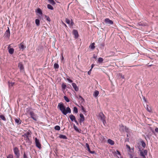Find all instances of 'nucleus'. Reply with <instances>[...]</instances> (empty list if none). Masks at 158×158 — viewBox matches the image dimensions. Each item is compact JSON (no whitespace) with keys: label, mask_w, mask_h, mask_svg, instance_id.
Wrapping results in <instances>:
<instances>
[{"label":"nucleus","mask_w":158,"mask_h":158,"mask_svg":"<svg viewBox=\"0 0 158 158\" xmlns=\"http://www.w3.org/2000/svg\"><path fill=\"white\" fill-rule=\"evenodd\" d=\"M58 107L59 108L62 113L64 115H66L68 113H71V110L70 108L68 107L66 109L65 107L64 106L62 103H59L58 105Z\"/></svg>","instance_id":"1"},{"label":"nucleus","mask_w":158,"mask_h":158,"mask_svg":"<svg viewBox=\"0 0 158 158\" xmlns=\"http://www.w3.org/2000/svg\"><path fill=\"white\" fill-rule=\"evenodd\" d=\"M31 135V132H27L24 134L23 136L24 138H26V140L27 142L30 143V142L29 137Z\"/></svg>","instance_id":"2"},{"label":"nucleus","mask_w":158,"mask_h":158,"mask_svg":"<svg viewBox=\"0 0 158 158\" xmlns=\"http://www.w3.org/2000/svg\"><path fill=\"white\" fill-rule=\"evenodd\" d=\"M30 114L31 118L34 120L35 121L37 120L38 116L36 114H35L33 111H31L30 112Z\"/></svg>","instance_id":"3"},{"label":"nucleus","mask_w":158,"mask_h":158,"mask_svg":"<svg viewBox=\"0 0 158 158\" xmlns=\"http://www.w3.org/2000/svg\"><path fill=\"white\" fill-rule=\"evenodd\" d=\"M14 152L16 157L18 158L20 156L19 151L17 147H15L14 149Z\"/></svg>","instance_id":"4"},{"label":"nucleus","mask_w":158,"mask_h":158,"mask_svg":"<svg viewBox=\"0 0 158 158\" xmlns=\"http://www.w3.org/2000/svg\"><path fill=\"white\" fill-rule=\"evenodd\" d=\"M147 154L148 151L147 150H144L143 152L142 150H140V155L143 157V158H146L145 156L147 155Z\"/></svg>","instance_id":"5"},{"label":"nucleus","mask_w":158,"mask_h":158,"mask_svg":"<svg viewBox=\"0 0 158 158\" xmlns=\"http://www.w3.org/2000/svg\"><path fill=\"white\" fill-rule=\"evenodd\" d=\"M35 142L36 146L40 149L41 148V145L39 139H37V138H35Z\"/></svg>","instance_id":"6"},{"label":"nucleus","mask_w":158,"mask_h":158,"mask_svg":"<svg viewBox=\"0 0 158 158\" xmlns=\"http://www.w3.org/2000/svg\"><path fill=\"white\" fill-rule=\"evenodd\" d=\"M10 32L9 27H8L7 30L6 31L4 35L5 37L7 38H9L10 36Z\"/></svg>","instance_id":"7"},{"label":"nucleus","mask_w":158,"mask_h":158,"mask_svg":"<svg viewBox=\"0 0 158 158\" xmlns=\"http://www.w3.org/2000/svg\"><path fill=\"white\" fill-rule=\"evenodd\" d=\"M104 22L106 23L109 25H112L113 23V21L108 18H106L105 19Z\"/></svg>","instance_id":"8"},{"label":"nucleus","mask_w":158,"mask_h":158,"mask_svg":"<svg viewBox=\"0 0 158 158\" xmlns=\"http://www.w3.org/2000/svg\"><path fill=\"white\" fill-rule=\"evenodd\" d=\"M80 117L81 118L79 120V122L80 123L83 122L85 121V117L82 114H80Z\"/></svg>","instance_id":"9"},{"label":"nucleus","mask_w":158,"mask_h":158,"mask_svg":"<svg viewBox=\"0 0 158 158\" xmlns=\"http://www.w3.org/2000/svg\"><path fill=\"white\" fill-rule=\"evenodd\" d=\"M85 146H86V147L87 148L88 151L89 152V153H90L91 154H93L95 153V152L94 151H90V149L89 148V145L88 143H86L85 144Z\"/></svg>","instance_id":"10"},{"label":"nucleus","mask_w":158,"mask_h":158,"mask_svg":"<svg viewBox=\"0 0 158 158\" xmlns=\"http://www.w3.org/2000/svg\"><path fill=\"white\" fill-rule=\"evenodd\" d=\"M15 123L16 124H17L18 125H19L21 124L22 121L19 118H15Z\"/></svg>","instance_id":"11"},{"label":"nucleus","mask_w":158,"mask_h":158,"mask_svg":"<svg viewBox=\"0 0 158 158\" xmlns=\"http://www.w3.org/2000/svg\"><path fill=\"white\" fill-rule=\"evenodd\" d=\"M73 34L74 35L75 38H77L78 37V32L76 30L74 29L73 31Z\"/></svg>","instance_id":"12"},{"label":"nucleus","mask_w":158,"mask_h":158,"mask_svg":"<svg viewBox=\"0 0 158 158\" xmlns=\"http://www.w3.org/2000/svg\"><path fill=\"white\" fill-rule=\"evenodd\" d=\"M72 85L73 87V88L74 89V90L76 91H77L79 90V88L77 86V85L76 83H72Z\"/></svg>","instance_id":"13"},{"label":"nucleus","mask_w":158,"mask_h":158,"mask_svg":"<svg viewBox=\"0 0 158 158\" xmlns=\"http://www.w3.org/2000/svg\"><path fill=\"white\" fill-rule=\"evenodd\" d=\"M19 47L20 49L22 50V51H23V50H24L26 48V46L24 45L23 43H21L19 45Z\"/></svg>","instance_id":"14"},{"label":"nucleus","mask_w":158,"mask_h":158,"mask_svg":"<svg viewBox=\"0 0 158 158\" xmlns=\"http://www.w3.org/2000/svg\"><path fill=\"white\" fill-rule=\"evenodd\" d=\"M108 57H110L111 56H114L115 55V53L114 52L112 51H110L108 53Z\"/></svg>","instance_id":"15"},{"label":"nucleus","mask_w":158,"mask_h":158,"mask_svg":"<svg viewBox=\"0 0 158 158\" xmlns=\"http://www.w3.org/2000/svg\"><path fill=\"white\" fill-rule=\"evenodd\" d=\"M19 68L20 71H24V67L23 64L21 63L19 64Z\"/></svg>","instance_id":"16"},{"label":"nucleus","mask_w":158,"mask_h":158,"mask_svg":"<svg viewBox=\"0 0 158 158\" xmlns=\"http://www.w3.org/2000/svg\"><path fill=\"white\" fill-rule=\"evenodd\" d=\"M69 118L73 122L76 120V118L74 116L73 114H71L69 116Z\"/></svg>","instance_id":"17"},{"label":"nucleus","mask_w":158,"mask_h":158,"mask_svg":"<svg viewBox=\"0 0 158 158\" xmlns=\"http://www.w3.org/2000/svg\"><path fill=\"white\" fill-rule=\"evenodd\" d=\"M107 142L109 144L111 145H113L114 144V142L113 140L110 139L107 140Z\"/></svg>","instance_id":"18"},{"label":"nucleus","mask_w":158,"mask_h":158,"mask_svg":"<svg viewBox=\"0 0 158 158\" xmlns=\"http://www.w3.org/2000/svg\"><path fill=\"white\" fill-rule=\"evenodd\" d=\"M99 94V92L97 90H96L94 92V93H93V96L94 97L96 98L98 96Z\"/></svg>","instance_id":"19"},{"label":"nucleus","mask_w":158,"mask_h":158,"mask_svg":"<svg viewBox=\"0 0 158 158\" xmlns=\"http://www.w3.org/2000/svg\"><path fill=\"white\" fill-rule=\"evenodd\" d=\"M95 44L94 43H92L89 46V48L92 50L94 49L95 48V47L94 46Z\"/></svg>","instance_id":"20"},{"label":"nucleus","mask_w":158,"mask_h":158,"mask_svg":"<svg viewBox=\"0 0 158 158\" xmlns=\"http://www.w3.org/2000/svg\"><path fill=\"white\" fill-rule=\"evenodd\" d=\"M59 137L60 138L62 139H67V138L66 136L62 135H60Z\"/></svg>","instance_id":"21"},{"label":"nucleus","mask_w":158,"mask_h":158,"mask_svg":"<svg viewBox=\"0 0 158 158\" xmlns=\"http://www.w3.org/2000/svg\"><path fill=\"white\" fill-rule=\"evenodd\" d=\"M14 49L13 48H10L8 50L9 53L11 54H13L14 52Z\"/></svg>","instance_id":"22"},{"label":"nucleus","mask_w":158,"mask_h":158,"mask_svg":"<svg viewBox=\"0 0 158 158\" xmlns=\"http://www.w3.org/2000/svg\"><path fill=\"white\" fill-rule=\"evenodd\" d=\"M78 98L80 100V101L81 102V103L83 102L84 101V99L82 97L79 95Z\"/></svg>","instance_id":"23"},{"label":"nucleus","mask_w":158,"mask_h":158,"mask_svg":"<svg viewBox=\"0 0 158 158\" xmlns=\"http://www.w3.org/2000/svg\"><path fill=\"white\" fill-rule=\"evenodd\" d=\"M49 3L52 5H54L56 3L54 0H48Z\"/></svg>","instance_id":"24"},{"label":"nucleus","mask_w":158,"mask_h":158,"mask_svg":"<svg viewBox=\"0 0 158 158\" xmlns=\"http://www.w3.org/2000/svg\"><path fill=\"white\" fill-rule=\"evenodd\" d=\"M0 118L3 121H6V118L5 116L2 114L0 115Z\"/></svg>","instance_id":"25"},{"label":"nucleus","mask_w":158,"mask_h":158,"mask_svg":"<svg viewBox=\"0 0 158 158\" xmlns=\"http://www.w3.org/2000/svg\"><path fill=\"white\" fill-rule=\"evenodd\" d=\"M36 12L39 13L40 15H42V12L40 8H38L36 11Z\"/></svg>","instance_id":"26"},{"label":"nucleus","mask_w":158,"mask_h":158,"mask_svg":"<svg viewBox=\"0 0 158 158\" xmlns=\"http://www.w3.org/2000/svg\"><path fill=\"white\" fill-rule=\"evenodd\" d=\"M35 24L37 26H39L40 24V21L39 19H36L35 20Z\"/></svg>","instance_id":"27"},{"label":"nucleus","mask_w":158,"mask_h":158,"mask_svg":"<svg viewBox=\"0 0 158 158\" xmlns=\"http://www.w3.org/2000/svg\"><path fill=\"white\" fill-rule=\"evenodd\" d=\"M47 8L48 9L51 10H53L54 9L52 5H51L50 4H48L47 5Z\"/></svg>","instance_id":"28"},{"label":"nucleus","mask_w":158,"mask_h":158,"mask_svg":"<svg viewBox=\"0 0 158 158\" xmlns=\"http://www.w3.org/2000/svg\"><path fill=\"white\" fill-rule=\"evenodd\" d=\"M73 112L76 114L78 113V110L77 107L75 106L73 107Z\"/></svg>","instance_id":"29"},{"label":"nucleus","mask_w":158,"mask_h":158,"mask_svg":"<svg viewBox=\"0 0 158 158\" xmlns=\"http://www.w3.org/2000/svg\"><path fill=\"white\" fill-rule=\"evenodd\" d=\"M146 110L149 112H151V109L149 106H148V105H146Z\"/></svg>","instance_id":"30"},{"label":"nucleus","mask_w":158,"mask_h":158,"mask_svg":"<svg viewBox=\"0 0 158 158\" xmlns=\"http://www.w3.org/2000/svg\"><path fill=\"white\" fill-rule=\"evenodd\" d=\"M54 68L55 69H58L59 68L58 64L57 63H55L54 65Z\"/></svg>","instance_id":"31"},{"label":"nucleus","mask_w":158,"mask_h":158,"mask_svg":"<svg viewBox=\"0 0 158 158\" xmlns=\"http://www.w3.org/2000/svg\"><path fill=\"white\" fill-rule=\"evenodd\" d=\"M122 127L123 128H125L124 131H126V132H128V131H129V129L127 127H124L123 126H121V128Z\"/></svg>","instance_id":"32"},{"label":"nucleus","mask_w":158,"mask_h":158,"mask_svg":"<svg viewBox=\"0 0 158 158\" xmlns=\"http://www.w3.org/2000/svg\"><path fill=\"white\" fill-rule=\"evenodd\" d=\"M141 143L143 148H145L146 147V144L145 143L143 140H142L141 141Z\"/></svg>","instance_id":"33"},{"label":"nucleus","mask_w":158,"mask_h":158,"mask_svg":"<svg viewBox=\"0 0 158 158\" xmlns=\"http://www.w3.org/2000/svg\"><path fill=\"white\" fill-rule=\"evenodd\" d=\"M61 87L63 90H64L65 89V88L67 87V86L65 84L63 83L61 85Z\"/></svg>","instance_id":"34"},{"label":"nucleus","mask_w":158,"mask_h":158,"mask_svg":"<svg viewBox=\"0 0 158 158\" xmlns=\"http://www.w3.org/2000/svg\"><path fill=\"white\" fill-rule=\"evenodd\" d=\"M54 128L57 131H59L60 130V127L59 126H56Z\"/></svg>","instance_id":"35"},{"label":"nucleus","mask_w":158,"mask_h":158,"mask_svg":"<svg viewBox=\"0 0 158 158\" xmlns=\"http://www.w3.org/2000/svg\"><path fill=\"white\" fill-rule=\"evenodd\" d=\"M103 60V59L101 57H100L98 58V61L99 63H102Z\"/></svg>","instance_id":"36"},{"label":"nucleus","mask_w":158,"mask_h":158,"mask_svg":"<svg viewBox=\"0 0 158 158\" xmlns=\"http://www.w3.org/2000/svg\"><path fill=\"white\" fill-rule=\"evenodd\" d=\"M73 127L75 130H76V131L78 132H79V130L74 124L73 125Z\"/></svg>","instance_id":"37"},{"label":"nucleus","mask_w":158,"mask_h":158,"mask_svg":"<svg viewBox=\"0 0 158 158\" xmlns=\"http://www.w3.org/2000/svg\"><path fill=\"white\" fill-rule=\"evenodd\" d=\"M64 100L66 101L67 102H69V99L66 96H64Z\"/></svg>","instance_id":"38"},{"label":"nucleus","mask_w":158,"mask_h":158,"mask_svg":"<svg viewBox=\"0 0 158 158\" xmlns=\"http://www.w3.org/2000/svg\"><path fill=\"white\" fill-rule=\"evenodd\" d=\"M65 20L67 24H69L70 22V21L68 19H67V18H66Z\"/></svg>","instance_id":"39"},{"label":"nucleus","mask_w":158,"mask_h":158,"mask_svg":"<svg viewBox=\"0 0 158 158\" xmlns=\"http://www.w3.org/2000/svg\"><path fill=\"white\" fill-rule=\"evenodd\" d=\"M81 109L82 110V112H83L86 113V111L85 110V108H84V107L82 106H81Z\"/></svg>","instance_id":"40"},{"label":"nucleus","mask_w":158,"mask_h":158,"mask_svg":"<svg viewBox=\"0 0 158 158\" xmlns=\"http://www.w3.org/2000/svg\"><path fill=\"white\" fill-rule=\"evenodd\" d=\"M7 158H14L13 156L11 154H9L7 156Z\"/></svg>","instance_id":"41"},{"label":"nucleus","mask_w":158,"mask_h":158,"mask_svg":"<svg viewBox=\"0 0 158 158\" xmlns=\"http://www.w3.org/2000/svg\"><path fill=\"white\" fill-rule=\"evenodd\" d=\"M45 17L46 18V20L47 21L49 22L51 21V19L49 17L47 16L46 15H45Z\"/></svg>","instance_id":"42"},{"label":"nucleus","mask_w":158,"mask_h":158,"mask_svg":"<svg viewBox=\"0 0 158 158\" xmlns=\"http://www.w3.org/2000/svg\"><path fill=\"white\" fill-rule=\"evenodd\" d=\"M23 158H28L27 155L26 154L25 152H24L23 154Z\"/></svg>","instance_id":"43"},{"label":"nucleus","mask_w":158,"mask_h":158,"mask_svg":"<svg viewBox=\"0 0 158 158\" xmlns=\"http://www.w3.org/2000/svg\"><path fill=\"white\" fill-rule=\"evenodd\" d=\"M67 80L70 83H72L73 82V81L71 80L69 78H67Z\"/></svg>","instance_id":"44"},{"label":"nucleus","mask_w":158,"mask_h":158,"mask_svg":"<svg viewBox=\"0 0 158 158\" xmlns=\"http://www.w3.org/2000/svg\"><path fill=\"white\" fill-rule=\"evenodd\" d=\"M126 146L129 149V151H130L131 148H130V146L127 144Z\"/></svg>","instance_id":"45"},{"label":"nucleus","mask_w":158,"mask_h":158,"mask_svg":"<svg viewBox=\"0 0 158 158\" xmlns=\"http://www.w3.org/2000/svg\"><path fill=\"white\" fill-rule=\"evenodd\" d=\"M91 70H92L91 69H90L89 70L88 72V75H90V74Z\"/></svg>","instance_id":"46"},{"label":"nucleus","mask_w":158,"mask_h":158,"mask_svg":"<svg viewBox=\"0 0 158 158\" xmlns=\"http://www.w3.org/2000/svg\"><path fill=\"white\" fill-rule=\"evenodd\" d=\"M116 152L117 153V154H118V155H121L120 152L118 151L117 150Z\"/></svg>","instance_id":"47"},{"label":"nucleus","mask_w":158,"mask_h":158,"mask_svg":"<svg viewBox=\"0 0 158 158\" xmlns=\"http://www.w3.org/2000/svg\"><path fill=\"white\" fill-rule=\"evenodd\" d=\"M97 56L95 55V54H94V55H93V58H94V59H96L97 58Z\"/></svg>","instance_id":"48"},{"label":"nucleus","mask_w":158,"mask_h":158,"mask_svg":"<svg viewBox=\"0 0 158 158\" xmlns=\"http://www.w3.org/2000/svg\"><path fill=\"white\" fill-rule=\"evenodd\" d=\"M137 147H138V148L139 149V152H140V150H141V148H140V146H137Z\"/></svg>","instance_id":"49"},{"label":"nucleus","mask_w":158,"mask_h":158,"mask_svg":"<svg viewBox=\"0 0 158 158\" xmlns=\"http://www.w3.org/2000/svg\"><path fill=\"white\" fill-rule=\"evenodd\" d=\"M155 131L157 132V133H158V128H156L155 129Z\"/></svg>","instance_id":"50"},{"label":"nucleus","mask_w":158,"mask_h":158,"mask_svg":"<svg viewBox=\"0 0 158 158\" xmlns=\"http://www.w3.org/2000/svg\"><path fill=\"white\" fill-rule=\"evenodd\" d=\"M14 84V82L11 83V85H10V84H9V86H12Z\"/></svg>","instance_id":"51"},{"label":"nucleus","mask_w":158,"mask_h":158,"mask_svg":"<svg viewBox=\"0 0 158 158\" xmlns=\"http://www.w3.org/2000/svg\"><path fill=\"white\" fill-rule=\"evenodd\" d=\"M121 126L120 127V130H122L123 131H124L125 128H122V127L121 128Z\"/></svg>","instance_id":"52"},{"label":"nucleus","mask_w":158,"mask_h":158,"mask_svg":"<svg viewBox=\"0 0 158 158\" xmlns=\"http://www.w3.org/2000/svg\"><path fill=\"white\" fill-rule=\"evenodd\" d=\"M73 24H74V23H73V20H72L71 23V24L72 25H73Z\"/></svg>","instance_id":"53"},{"label":"nucleus","mask_w":158,"mask_h":158,"mask_svg":"<svg viewBox=\"0 0 158 158\" xmlns=\"http://www.w3.org/2000/svg\"><path fill=\"white\" fill-rule=\"evenodd\" d=\"M94 66V64H92L91 65V69H92L93 68V67Z\"/></svg>","instance_id":"54"},{"label":"nucleus","mask_w":158,"mask_h":158,"mask_svg":"<svg viewBox=\"0 0 158 158\" xmlns=\"http://www.w3.org/2000/svg\"><path fill=\"white\" fill-rule=\"evenodd\" d=\"M74 122L77 124H78V122H77V121L76 120L75 121H74Z\"/></svg>","instance_id":"55"},{"label":"nucleus","mask_w":158,"mask_h":158,"mask_svg":"<svg viewBox=\"0 0 158 158\" xmlns=\"http://www.w3.org/2000/svg\"><path fill=\"white\" fill-rule=\"evenodd\" d=\"M130 158H133V156L131 154H130Z\"/></svg>","instance_id":"56"},{"label":"nucleus","mask_w":158,"mask_h":158,"mask_svg":"<svg viewBox=\"0 0 158 158\" xmlns=\"http://www.w3.org/2000/svg\"><path fill=\"white\" fill-rule=\"evenodd\" d=\"M121 77L122 78H124V76H121Z\"/></svg>","instance_id":"57"},{"label":"nucleus","mask_w":158,"mask_h":158,"mask_svg":"<svg viewBox=\"0 0 158 158\" xmlns=\"http://www.w3.org/2000/svg\"><path fill=\"white\" fill-rule=\"evenodd\" d=\"M63 24L64 25V26H65V27H67V26H66V25L65 23H63Z\"/></svg>","instance_id":"58"},{"label":"nucleus","mask_w":158,"mask_h":158,"mask_svg":"<svg viewBox=\"0 0 158 158\" xmlns=\"http://www.w3.org/2000/svg\"><path fill=\"white\" fill-rule=\"evenodd\" d=\"M152 66V64L148 65V66H150V67L151 66Z\"/></svg>","instance_id":"59"},{"label":"nucleus","mask_w":158,"mask_h":158,"mask_svg":"<svg viewBox=\"0 0 158 158\" xmlns=\"http://www.w3.org/2000/svg\"><path fill=\"white\" fill-rule=\"evenodd\" d=\"M143 98L144 99V100L145 101V98Z\"/></svg>","instance_id":"60"},{"label":"nucleus","mask_w":158,"mask_h":158,"mask_svg":"<svg viewBox=\"0 0 158 158\" xmlns=\"http://www.w3.org/2000/svg\"><path fill=\"white\" fill-rule=\"evenodd\" d=\"M63 58H63V56H62V59H63Z\"/></svg>","instance_id":"61"},{"label":"nucleus","mask_w":158,"mask_h":158,"mask_svg":"<svg viewBox=\"0 0 158 158\" xmlns=\"http://www.w3.org/2000/svg\"><path fill=\"white\" fill-rule=\"evenodd\" d=\"M132 150H133L134 149V148H131Z\"/></svg>","instance_id":"62"},{"label":"nucleus","mask_w":158,"mask_h":158,"mask_svg":"<svg viewBox=\"0 0 158 158\" xmlns=\"http://www.w3.org/2000/svg\"><path fill=\"white\" fill-rule=\"evenodd\" d=\"M127 136L128 137V135L127 134Z\"/></svg>","instance_id":"63"}]
</instances>
